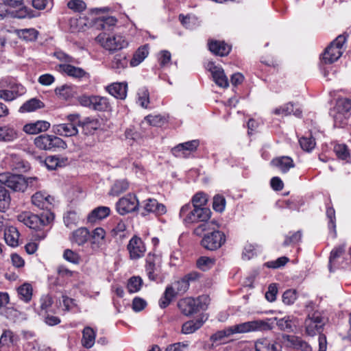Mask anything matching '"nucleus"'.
Listing matches in <instances>:
<instances>
[{"label": "nucleus", "instance_id": "f257e3e1", "mask_svg": "<svg viewBox=\"0 0 351 351\" xmlns=\"http://www.w3.org/2000/svg\"><path fill=\"white\" fill-rule=\"evenodd\" d=\"M327 319L323 314L318 311L309 313L304 320V326L305 333L310 337H314L317 335H319L318 351H326L327 349L326 337L322 334Z\"/></svg>", "mask_w": 351, "mask_h": 351}, {"label": "nucleus", "instance_id": "f03ea898", "mask_svg": "<svg viewBox=\"0 0 351 351\" xmlns=\"http://www.w3.org/2000/svg\"><path fill=\"white\" fill-rule=\"evenodd\" d=\"M272 329V326L267 322L261 319H256L250 322L235 324L221 330L224 339L234 334L247 333L256 331H267Z\"/></svg>", "mask_w": 351, "mask_h": 351}, {"label": "nucleus", "instance_id": "7ed1b4c3", "mask_svg": "<svg viewBox=\"0 0 351 351\" xmlns=\"http://www.w3.org/2000/svg\"><path fill=\"white\" fill-rule=\"evenodd\" d=\"M179 217L185 226H189L199 221H209L211 211L208 208H198L186 204L181 207Z\"/></svg>", "mask_w": 351, "mask_h": 351}, {"label": "nucleus", "instance_id": "20e7f679", "mask_svg": "<svg viewBox=\"0 0 351 351\" xmlns=\"http://www.w3.org/2000/svg\"><path fill=\"white\" fill-rule=\"evenodd\" d=\"M26 93V88L12 78H3L0 80V99L12 101Z\"/></svg>", "mask_w": 351, "mask_h": 351}, {"label": "nucleus", "instance_id": "39448f33", "mask_svg": "<svg viewBox=\"0 0 351 351\" xmlns=\"http://www.w3.org/2000/svg\"><path fill=\"white\" fill-rule=\"evenodd\" d=\"M17 219L29 228L39 229L49 224L53 220L54 215L50 211H43L40 215L23 212L18 215Z\"/></svg>", "mask_w": 351, "mask_h": 351}, {"label": "nucleus", "instance_id": "423d86ee", "mask_svg": "<svg viewBox=\"0 0 351 351\" xmlns=\"http://www.w3.org/2000/svg\"><path fill=\"white\" fill-rule=\"evenodd\" d=\"M210 299L208 295H202L197 298H186L178 302V306L180 311L189 316L207 308Z\"/></svg>", "mask_w": 351, "mask_h": 351}, {"label": "nucleus", "instance_id": "0eeeda50", "mask_svg": "<svg viewBox=\"0 0 351 351\" xmlns=\"http://www.w3.org/2000/svg\"><path fill=\"white\" fill-rule=\"evenodd\" d=\"M346 38L343 35L338 36L325 49L322 54L321 60L324 64H332L336 62L342 56L344 51V44Z\"/></svg>", "mask_w": 351, "mask_h": 351}, {"label": "nucleus", "instance_id": "6e6552de", "mask_svg": "<svg viewBox=\"0 0 351 351\" xmlns=\"http://www.w3.org/2000/svg\"><path fill=\"white\" fill-rule=\"evenodd\" d=\"M35 146L45 151H56L58 149H65L66 143L60 137L55 135L41 134L34 141Z\"/></svg>", "mask_w": 351, "mask_h": 351}, {"label": "nucleus", "instance_id": "1a4fd4ad", "mask_svg": "<svg viewBox=\"0 0 351 351\" xmlns=\"http://www.w3.org/2000/svg\"><path fill=\"white\" fill-rule=\"evenodd\" d=\"M96 39L105 49L110 51L121 50L128 45V40L120 34L110 36L106 34H100Z\"/></svg>", "mask_w": 351, "mask_h": 351}, {"label": "nucleus", "instance_id": "9d476101", "mask_svg": "<svg viewBox=\"0 0 351 351\" xmlns=\"http://www.w3.org/2000/svg\"><path fill=\"white\" fill-rule=\"evenodd\" d=\"M0 182L4 187H8L15 192H23L27 189L25 177L10 173H0Z\"/></svg>", "mask_w": 351, "mask_h": 351}, {"label": "nucleus", "instance_id": "9b49d317", "mask_svg": "<svg viewBox=\"0 0 351 351\" xmlns=\"http://www.w3.org/2000/svg\"><path fill=\"white\" fill-rule=\"evenodd\" d=\"M226 241L225 234L219 230H213L205 234L201 241L202 246L210 251L219 249Z\"/></svg>", "mask_w": 351, "mask_h": 351}, {"label": "nucleus", "instance_id": "f8f14e48", "mask_svg": "<svg viewBox=\"0 0 351 351\" xmlns=\"http://www.w3.org/2000/svg\"><path fill=\"white\" fill-rule=\"evenodd\" d=\"M139 207V202L136 195L128 194L119 199L116 204V209L119 214L124 215L127 213L136 211Z\"/></svg>", "mask_w": 351, "mask_h": 351}, {"label": "nucleus", "instance_id": "ddd939ff", "mask_svg": "<svg viewBox=\"0 0 351 351\" xmlns=\"http://www.w3.org/2000/svg\"><path fill=\"white\" fill-rule=\"evenodd\" d=\"M130 258L132 260H137L144 256L146 252V247L142 239L134 235L127 245Z\"/></svg>", "mask_w": 351, "mask_h": 351}, {"label": "nucleus", "instance_id": "4468645a", "mask_svg": "<svg viewBox=\"0 0 351 351\" xmlns=\"http://www.w3.org/2000/svg\"><path fill=\"white\" fill-rule=\"evenodd\" d=\"M199 145L198 140H192L180 143L171 149V153L177 158H187L196 151Z\"/></svg>", "mask_w": 351, "mask_h": 351}, {"label": "nucleus", "instance_id": "2eb2a0df", "mask_svg": "<svg viewBox=\"0 0 351 351\" xmlns=\"http://www.w3.org/2000/svg\"><path fill=\"white\" fill-rule=\"evenodd\" d=\"M3 1L5 5L18 9L12 13V16L14 18L25 19L35 16L32 10L23 6V0H3Z\"/></svg>", "mask_w": 351, "mask_h": 351}, {"label": "nucleus", "instance_id": "dca6fc26", "mask_svg": "<svg viewBox=\"0 0 351 351\" xmlns=\"http://www.w3.org/2000/svg\"><path fill=\"white\" fill-rule=\"evenodd\" d=\"M5 160L9 167L17 173H26L30 169L29 163L16 154H8Z\"/></svg>", "mask_w": 351, "mask_h": 351}, {"label": "nucleus", "instance_id": "f3484780", "mask_svg": "<svg viewBox=\"0 0 351 351\" xmlns=\"http://www.w3.org/2000/svg\"><path fill=\"white\" fill-rule=\"evenodd\" d=\"M206 69L211 73L213 81L217 86L221 88L228 86V80L221 67L216 66L213 62H210L206 65Z\"/></svg>", "mask_w": 351, "mask_h": 351}, {"label": "nucleus", "instance_id": "a211bd4d", "mask_svg": "<svg viewBox=\"0 0 351 351\" xmlns=\"http://www.w3.org/2000/svg\"><path fill=\"white\" fill-rule=\"evenodd\" d=\"M143 212L142 215L145 216L147 213H152L156 215H162L166 213L167 209L164 204L159 203L155 199H147L143 202Z\"/></svg>", "mask_w": 351, "mask_h": 351}, {"label": "nucleus", "instance_id": "6ab92c4d", "mask_svg": "<svg viewBox=\"0 0 351 351\" xmlns=\"http://www.w3.org/2000/svg\"><path fill=\"white\" fill-rule=\"evenodd\" d=\"M56 69L73 78L81 79L89 77V74L82 68L75 66L71 64H60L56 66Z\"/></svg>", "mask_w": 351, "mask_h": 351}, {"label": "nucleus", "instance_id": "aec40b11", "mask_svg": "<svg viewBox=\"0 0 351 351\" xmlns=\"http://www.w3.org/2000/svg\"><path fill=\"white\" fill-rule=\"evenodd\" d=\"M78 126L82 128L84 134L91 135L100 128L101 123L98 119L86 117L81 121H78Z\"/></svg>", "mask_w": 351, "mask_h": 351}, {"label": "nucleus", "instance_id": "412c9836", "mask_svg": "<svg viewBox=\"0 0 351 351\" xmlns=\"http://www.w3.org/2000/svg\"><path fill=\"white\" fill-rule=\"evenodd\" d=\"M53 132L59 136H73L78 133L77 125L73 123H65L53 125Z\"/></svg>", "mask_w": 351, "mask_h": 351}, {"label": "nucleus", "instance_id": "4be33fe9", "mask_svg": "<svg viewBox=\"0 0 351 351\" xmlns=\"http://www.w3.org/2000/svg\"><path fill=\"white\" fill-rule=\"evenodd\" d=\"M53 198L49 195L42 192H37L32 197V202L34 205L38 208L49 211L52 204Z\"/></svg>", "mask_w": 351, "mask_h": 351}, {"label": "nucleus", "instance_id": "5701e85b", "mask_svg": "<svg viewBox=\"0 0 351 351\" xmlns=\"http://www.w3.org/2000/svg\"><path fill=\"white\" fill-rule=\"evenodd\" d=\"M256 351H282L281 346L274 340L263 337L255 342Z\"/></svg>", "mask_w": 351, "mask_h": 351}, {"label": "nucleus", "instance_id": "b1692460", "mask_svg": "<svg viewBox=\"0 0 351 351\" xmlns=\"http://www.w3.org/2000/svg\"><path fill=\"white\" fill-rule=\"evenodd\" d=\"M159 267V258L149 253L146 258L145 271L149 280H155L157 278V271Z\"/></svg>", "mask_w": 351, "mask_h": 351}, {"label": "nucleus", "instance_id": "393cba45", "mask_svg": "<svg viewBox=\"0 0 351 351\" xmlns=\"http://www.w3.org/2000/svg\"><path fill=\"white\" fill-rule=\"evenodd\" d=\"M271 165L283 173H286L290 169L295 167L293 159L286 156L273 158L271 161Z\"/></svg>", "mask_w": 351, "mask_h": 351}, {"label": "nucleus", "instance_id": "a878e982", "mask_svg": "<svg viewBox=\"0 0 351 351\" xmlns=\"http://www.w3.org/2000/svg\"><path fill=\"white\" fill-rule=\"evenodd\" d=\"M50 125L47 121L38 120L25 124L23 126V131L29 134H36L48 130Z\"/></svg>", "mask_w": 351, "mask_h": 351}, {"label": "nucleus", "instance_id": "bb28decb", "mask_svg": "<svg viewBox=\"0 0 351 351\" xmlns=\"http://www.w3.org/2000/svg\"><path fill=\"white\" fill-rule=\"evenodd\" d=\"M346 245L342 244L338 247H335L330 252V258H329V270L330 271H332V268L336 269L339 267L341 266L343 261H340L341 256L345 252Z\"/></svg>", "mask_w": 351, "mask_h": 351}, {"label": "nucleus", "instance_id": "cd10ccee", "mask_svg": "<svg viewBox=\"0 0 351 351\" xmlns=\"http://www.w3.org/2000/svg\"><path fill=\"white\" fill-rule=\"evenodd\" d=\"M284 339L288 343V346L301 351H312L311 346L302 338L293 335H285Z\"/></svg>", "mask_w": 351, "mask_h": 351}, {"label": "nucleus", "instance_id": "c85d7f7f", "mask_svg": "<svg viewBox=\"0 0 351 351\" xmlns=\"http://www.w3.org/2000/svg\"><path fill=\"white\" fill-rule=\"evenodd\" d=\"M106 231L102 228H96L90 234L91 248L96 251L105 243Z\"/></svg>", "mask_w": 351, "mask_h": 351}, {"label": "nucleus", "instance_id": "c756f323", "mask_svg": "<svg viewBox=\"0 0 351 351\" xmlns=\"http://www.w3.org/2000/svg\"><path fill=\"white\" fill-rule=\"evenodd\" d=\"M106 89L115 98L124 99L127 96L128 84L125 82L112 83Z\"/></svg>", "mask_w": 351, "mask_h": 351}, {"label": "nucleus", "instance_id": "7c9ffc66", "mask_svg": "<svg viewBox=\"0 0 351 351\" xmlns=\"http://www.w3.org/2000/svg\"><path fill=\"white\" fill-rule=\"evenodd\" d=\"M128 60L127 55L124 53L116 54L110 63V68L117 73H121L128 67Z\"/></svg>", "mask_w": 351, "mask_h": 351}, {"label": "nucleus", "instance_id": "2f4dec72", "mask_svg": "<svg viewBox=\"0 0 351 351\" xmlns=\"http://www.w3.org/2000/svg\"><path fill=\"white\" fill-rule=\"evenodd\" d=\"M90 233L86 228H80L72 232L70 241L78 245H83L90 239Z\"/></svg>", "mask_w": 351, "mask_h": 351}, {"label": "nucleus", "instance_id": "473e14b6", "mask_svg": "<svg viewBox=\"0 0 351 351\" xmlns=\"http://www.w3.org/2000/svg\"><path fill=\"white\" fill-rule=\"evenodd\" d=\"M209 50L215 55L220 56H227L230 50L231 47L223 41H210L208 43Z\"/></svg>", "mask_w": 351, "mask_h": 351}, {"label": "nucleus", "instance_id": "72a5a7b5", "mask_svg": "<svg viewBox=\"0 0 351 351\" xmlns=\"http://www.w3.org/2000/svg\"><path fill=\"white\" fill-rule=\"evenodd\" d=\"M110 214V209L108 206H98L93 209L88 215L87 220L90 223H95L97 220L105 219Z\"/></svg>", "mask_w": 351, "mask_h": 351}, {"label": "nucleus", "instance_id": "f704fd0d", "mask_svg": "<svg viewBox=\"0 0 351 351\" xmlns=\"http://www.w3.org/2000/svg\"><path fill=\"white\" fill-rule=\"evenodd\" d=\"M206 319L207 317L203 315L199 319L190 320L184 323L182 327V332L186 335L193 333L202 326Z\"/></svg>", "mask_w": 351, "mask_h": 351}, {"label": "nucleus", "instance_id": "c9c22d12", "mask_svg": "<svg viewBox=\"0 0 351 351\" xmlns=\"http://www.w3.org/2000/svg\"><path fill=\"white\" fill-rule=\"evenodd\" d=\"M19 337L10 330H5L0 337V347H10L16 346Z\"/></svg>", "mask_w": 351, "mask_h": 351}, {"label": "nucleus", "instance_id": "e433bc0d", "mask_svg": "<svg viewBox=\"0 0 351 351\" xmlns=\"http://www.w3.org/2000/svg\"><path fill=\"white\" fill-rule=\"evenodd\" d=\"M19 232L14 226H10L4 231V239L5 243L11 247H16L19 245Z\"/></svg>", "mask_w": 351, "mask_h": 351}, {"label": "nucleus", "instance_id": "4c0bfd02", "mask_svg": "<svg viewBox=\"0 0 351 351\" xmlns=\"http://www.w3.org/2000/svg\"><path fill=\"white\" fill-rule=\"evenodd\" d=\"M45 107L44 103L37 98L26 101L19 108L21 113L31 112Z\"/></svg>", "mask_w": 351, "mask_h": 351}, {"label": "nucleus", "instance_id": "58836bf2", "mask_svg": "<svg viewBox=\"0 0 351 351\" xmlns=\"http://www.w3.org/2000/svg\"><path fill=\"white\" fill-rule=\"evenodd\" d=\"M148 54L149 49L147 45L138 47L130 61V66L133 67L138 66L145 59Z\"/></svg>", "mask_w": 351, "mask_h": 351}, {"label": "nucleus", "instance_id": "ea45409f", "mask_svg": "<svg viewBox=\"0 0 351 351\" xmlns=\"http://www.w3.org/2000/svg\"><path fill=\"white\" fill-rule=\"evenodd\" d=\"M67 158H60L56 156H47L45 160V164L49 170H54L58 167H62L66 165Z\"/></svg>", "mask_w": 351, "mask_h": 351}, {"label": "nucleus", "instance_id": "a19ab883", "mask_svg": "<svg viewBox=\"0 0 351 351\" xmlns=\"http://www.w3.org/2000/svg\"><path fill=\"white\" fill-rule=\"evenodd\" d=\"M95 332L90 327H85L82 332V345L86 348H90L95 342Z\"/></svg>", "mask_w": 351, "mask_h": 351}, {"label": "nucleus", "instance_id": "79ce46f5", "mask_svg": "<svg viewBox=\"0 0 351 351\" xmlns=\"http://www.w3.org/2000/svg\"><path fill=\"white\" fill-rule=\"evenodd\" d=\"M275 320H276V325L281 330L293 331L295 326V318L293 316H285L280 319L276 317Z\"/></svg>", "mask_w": 351, "mask_h": 351}, {"label": "nucleus", "instance_id": "37998d69", "mask_svg": "<svg viewBox=\"0 0 351 351\" xmlns=\"http://www.w3.org/2000/svg\"><path fill=\"white\" fill-rule=\"evenodd\" d=\"M129 183L126 180H118L115 181L109 192L110 195L118 196L128 190Z\"/></svg>", "mask_w": 351, "mask_h": 351}, {"label": "nucleus", "instance_id": "c03bdc74", "mask_svg": "<svg viewBox=\"0 0 351 351\" xmlns=\"http://www.w3.org/2000/svg\"><path fill=\"white\" fill-rule=\"evenodd\" d=\"M18 137V133L13 128L4 126L0 128V141H12Z\"/></svg>", "mask_w": 351, "mask_h": 351}, {"label": "nucleus", "instance_id": "a18cd8bd", "mask_svg": "<svg viewBox=\"0 0 351 351\" xmlns=\"http://www.w3.org/2000/svg\"><path fill=\"white\" fill-rule=\"evenodd\" d=\"M17 292L21 300L28 302L32 297V287L29 283H25L18 288Z\"/></svg>", "mask_w": 351, "mask_h": 351}, {"label": "nucleus", "instance_id": "49530a36", "mask_svg": "<svg viewBox=\"0 0 351 351\" xmlns=\"http://www.w3.org/2000/svg\"><path fill=\"white\" fill-rule=\"evenodd\" d=\"M92 108L98 111H105L109 108V102L107 98L99 96H92Z\"/></svg>", "mask_w": 351, "mask_h": 351}, {"label": "nucleus", "instance_id": "de8ad7c7", "mask_svg": "<svg viewBox=\"0 0 351 351\" xmlns=\"http://www.w3.org/2000/svg\"><path fill=\"white\" fill-rule=\"evenodd\" d=\"M52 304L53 300L50 295H43L40 299L39 315H41V313L45 314L46 313H53Z\"/></svg>", "mask_w": 351, "mask_h": 351}, {"label": "nucleus", "instance_id": "09e8293b", "mask_svg": "<svg viewBox=\"0 0 351 351\" xmlns=\"http://www.w3.org/2000/svg\"><path fill=\"white\" fill-rule=\"evenodd\" d=\"M335 111L341 112L346 114H351V99L348 98H340L337 101Z\"/></svg>", "mask_w": 351, "mask_h": 351}, {"label": "nucleus", "instance_id": "8fccbe9b", "mask_svg": "<svg viewBox=\"0 0 351 351\" xmlns=\"http://www.w3.org/2000/svg\"><path fill=\"white\" fill-rule=\"evenodd\" d=\"M332 117L335 126L338 128H343L348 125L350 115L346 114V113L341 112H340L335 111L334 110Z\"/></svg>", "mask_w": 351, "mask_h": 351}, {"label": "nucleus", "instance_id": "3c124183", "mask_svg": "<svg viewBox=\"0 0 351 351\" xmlns=\"http://www.w3.org/2000/svg\"><path fill=\"white\" fill-rule=\"evenodd\" d=\"M55 93L62 99H67L74 95L73 87L71 85L64 84L55 89Z\"/></svg>", "mask_w": 351, "mask_h": 351}, {"label": "nucleus", "instance_id": "603ef678", "mask_svg": "<svg viewBox=\"0 0 351 351\" xmlns=\"http://www.w3.org/2000/svg\"><path fill=\"white\" fill-rule=\"evenodd\" d=\"M10 197L5 187H0V211L5 213L10 206Z\"/></svg>", "mask_w": 351, "mask_h": 351}, {"label": "nucleus", "instance_id": "864d4df0", "mask_svg": "<svg viewBox=\"0 0 351 351\" xmlns=\"http://www.w3.org/2000/svg\"><path fill=\"white\" fill-rule=\"evenodd\" d=\"M138 103L145 108H147L149 104V93L146 87H142L138 89L137 93Z\"/></svg>", "mask_w": 351, "mask_h": 351}, {"label": "nucleus", "instance_id": "5fc2aeb1", "mask_svg": "<svg viewBox=\"0 0 351 351\" xmlns=\"http://www.w3.org/2000/svg\"><path fill=\"white\" fill-rule=\"evenodd\" d=\"M19 36L26 41H34L37 38L38 32L34 28L20 29Z\"/></svg>", "mask_w": 351, "mask_h": 351}, {"label": "nucleus", "instance_id": "6e6d98bb", "mask_svg": "<svg viewBox=\"0 0 351 351\" xmlns=\"http://www.w3.org/2000/svg\"><path fill=\"white\" fill-rule=\"evenodd\" d=\"M215 264V259L208 256H201L197 260L196 265L202 271H207Z\"/></svg>", "mask_w": 351, "mask_h": 351}, {"label": "nucleus", "instance_id": "4d7b16f0", "mask_svg": "<svg viewBox=\"0 0 351 351\" xmlns=\"http://www.w3.org/2000/svg\"><path fill=\"white\" fill-rule=\"evenodd\" d=\"M179 18L182 25L187 29H194L198 25L197 19L195 16L188 15L184 16L180 14Z\"/></svg>", "mask_w": 351, "mask_h": 351}, {"label": "nucleus", "instance_id": "13d9d810", "mask_svg": "<svg viewBox=\"0 0 351 351\" xmlns=\"http://www.w3.org/2000/svg\"><path fill=\"white\" fill-rule=\"evenodd\" d=\"M298 298V293L295 289L286 290L282 296V302L286 305L293 304Z\"/></svg>", "mask_w": 351, "mask_h": 351}, {"label": "nucleus", "instance_id": "bf43d9fd", "mask_svg": "<svg viewBox=\"0 0 351 351\" xmlns=\"http://www.w3.org/2000/svg\"><path fill=\"white\" fill-rule=\"evenodd\" d=\"M226 199L219 194H217L213 197V208L219 213H222L226 207Z\"/></svg>", "mask_w": 351, "mask_h": 351}, {"label": "nucleus", "instance_id": "052dcab7", "mask_svg": "<svg viewBox=\"0 0 351 351\" xmlns=\"http://www.w3.org/2000/svg\"><path fill=\"white\" fill-rule=\"evenodd\" d=\"M142 279L138 276H133L130 278L127 288L130 293L138 292L142 286Z\"/></svg>", "mask_w": 351, "mask_h": 351}, {"label": "nucleus", "instance_id": "680f3d73", "mask_svg": "<svg viewBox=\"0 0 351 351\" xmlns=\"http://www.w3.org/2000/svg\"><path fill=\"white\" fill-rule=\"evenodd\" d=\"M207 201V195L204 193L199 192L193 197L191 205L198 208H206Z\"/></svg>", "mask_w": 351, "mask_h": 351}, {"label": "nucleus", "instance_id": "e2e57ef3", "mask_svg": "<svg viewBox=\"0 0 351 351\" xmlns=\"http://www.w3.org/2000/svg\"><path fill=\"white\" fill-rule=\"evenodd\" d=\"M145 121L151 125L160 127L166 122V119L160 114H150L145 117Z\"/></svg>", "mask_w": 351, "mask_h": 351}, {"label": "nucleus", "instance_id": "0e129e2a", "mask_svg": "<svg viewBox=\"0 0 351 351\" xmlns=\"http://www.w3.org/2000/svg\"><path fill=\"white\" fill-rule=\"evenodd\" d=\"M63 257L66 261L76 265L79 264L81 261L80 256L70 249H66L64 251Z\"/></svg>", "mask_w": 351, "mask_h": 351}, {"label": "nucleus", "instance_id": "69168bd1", "mask_svg": "<svg viewBox=\"0 0 351 351\" xmlns=\"http://www.w3.org/2000/svg\"><path fill=\"white\" fill-rule=\"evenodd\" d=\"M54 56L60 61L64 62V64H78L77 60L69 54L62 51H57L54 53Z\"/></svg>", "mask_w": 351, "mask_h": 351}, {"label": "nucleus", "instance_id": "338daca9", "mask_svg": "<svg viewBox=\"0 0 351 351\" xmlns=\"http://www.w3.org/2000/svg\"><path fill=\"white\" fill-rule=\"evenodd\" d=\"M289 262V258L286 256H281L275 261L266 262L264 265L268 268L278 269L285 266Z\"/></svg>", "mask_w": 351, "mask_h": 351}, {"label": "nucleus", "instance_id": "774afa93", "mask_svg": "<svg viewBox=\"0 0 351 351\" xmlns=\"http://www.w3.org/2000/svg\"><path fill=\"white\" fill-rule=\"evenodd\" d=\"M301 148L306 152H311L315 145V139L311 137H302L299 140Z\"/></svg>", "mask_w": 351, "mask_h": 351}]
</instances>
